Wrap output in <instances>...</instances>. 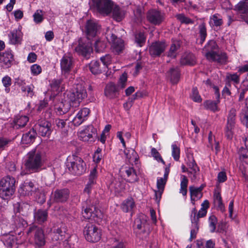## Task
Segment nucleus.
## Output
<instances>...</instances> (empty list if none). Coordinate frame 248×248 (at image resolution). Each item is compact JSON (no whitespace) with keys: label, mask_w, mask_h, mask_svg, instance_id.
Segmentation results:
<instances>
[{"label":"nucleus","mask_w":248,"mask_h":248,"mask_svg":"<svg viewBox=\"0 0 248 248\" xmlns=\"http://www.w3.org/2000/svg\"><path fill=\"white\" fill-rule=\"evenodd\" d=\"M45 161L44 153L37 148L30 151L26 155L24 160L25 169L30 172L39 171Z\"/></svg>","instance_id":"obj_1"},{"label":"nucleus","mask_w":248,"mask_h":248,"mask_svg":"<svg viewBox=\"0 0 248 248\" xmlns=\"http://www.w3.org/2000/svg\"><path fill=\"white\" fill-rule=\"evenodd\" d=\"M206 59L212 62L225 64L227 62L228 57L225 52L219 51L217 43L213 40L208 42L202 51Z\"/></svg>","instance_id":"obj_2"},{"label":"nucleus","mask_w":248,"mask_h":248,"mask_svg":"<svg viewBox=\"0 0 248 248\" xmlns=\"http://www.w3.org/2000/svg\"><path fill=\"white\" fill-rule=\"evenodd\" d=\"M87 96V93L85 89L81 85H78L75 92L71 93L69 95L71 103L62 102L56 106L57 112L62 115L66 113L69 108V106L77 107L79 106L80 103Z\"/></svg>","instance_id":"obj_3"},{"label":"nucleus","mask_w":248,"mask_h":248,"mask_svg":"<svg viewBox=\"0 0 248 248\" xmlns=\"http://www.w3.org/2000/svg\"><path fill=\"white\" fill-rule=\"evenodd\" d=\"M16 180L14 177L7 175L0 181V197L5 200L10 199L16 190Z\"/></svg>","instance_id":"obj_4"},{"label":"nucleus","mask_w":248,"mask_h":248,"mask_svg":"<svg viewBox=\"0 0 248 248\" xmlns=\"http://www.w3.org/2000/svg\"><path fill=\"white\" fill-rule=\"evenodd\" d=\"M66 166L71 173L81 175L86 171V164L79 157L73 156L67 159Z\"/></svg>","instance_id":"obj_5"},{"label":"nucleus","mask_w":248,"mask_h":248,"mask_svg":"<svg viewBox=\"0 0 248 248\" xmlns=\"http://www.w3.org/2000/svg\"><path fill=\"white\" fill-rule=\"evenodd\" d=\"M27 234L32 236V243L35 247L41 248L45 245L46 237L41 227L35 225L31 226L28 230Z\"/></svg>","instance_id":"obj_6"},{"label":"nucleus","mask_w":248,"mask_h":248,"mask_svg":"<svg viewBox=\"0 0 248 248\" xmlns=\"http://www.w3.org/2000/svg\"><path fill=\"white\" fill-rule=\"evenodd\" d=\"M87 205L86 207L83 206V209L82 212L83 217L86 219L98 222V220L103 217L101 211L98 209L91 201H87Z\"/></svg>","instance_id":"obj_7"},{"label":"nucleus","mask_w":248,"mask_h":248,"mask_svg":"<svg viewBox=\"0 0 248 248\" xmlns=\"http://www.w3.org/2000/svg\"><path fill=\"white\" fill-rule=\"evenodd\" d=\"M89 5L91 8L96 9L101 14L108 15L112 10L113 2L111 0H91Z\"/></svg>","instance_id":"obj_8"},{"label":"nucleus","mask_w":248,"mask_h":248,"mask_svg":"<svg viewBox=\"0 0 248 248\" xmlns=\"http://www.w3.org/2000/svg\"><path fill=\"white\" fill-rule=\"evenodd\" d=\"M84 234L86 240L90 242H98L101 238V232L94 224L88 223L84 228Z\"/></svg>","instance_id":"obj_9"},{"label":"nucleus","mask_w":248,"mask_h":248,"mask_svg":"<svg viewBox=\"0 0 248 248\" xmlns=\"http://www.w3.org/2000/svg\"><path fill=\"white\" fill-rule=\"evenodd\" d=\"M18 192L24 196L35 197L39 193V189L33 182L27 180L20 185Z\"/></svg>","instance_id":"obj_10"},{"label":"nucleus","mask_w":248,"mask_h":248,"mask_svg":"<svg viewBox=\"0 0 248 248\" xmlns=\"http://www.w3.org/2000/svg\"><path fill=\"white\" fill-rule=\"evenodd\" d=\"M236 110L232 108L229 111L227 116V124L225 128V134L228 139H232L233 137V129L236 123Z\"/></svg>","instance_id":"obj_11"},{"label":"nucleus","mask_w":248,"mask_h":248,"mask_svg":"<svg viewBox=\"0 0 248 248\" xmlns=\"http://www.w3.org/2000/svg\"><path fill=\"white\" fill-rule=\"evenodd\" d=\"M36 126L40 135L44 137L49 138L52 132L51 124L49 122L40 119L38 121Z\"/></svg>","instance_id":"obj_12"},{"label":"nucleus","mask_w":248,"mask_h":248,"mask_svg":"<svg viewBox=\"0 0 248 248\" xmlns=\"http://www.w3.org/2000/svg\"><path fill=\"white\" fill-rule=\"evenodd\" d=\"M70 195V191L67 188L57 189L54 191L51 196V200L57 203L66 202Z\"/></svg>","instance_id":"obj_13"},{"label":"nucleus","mask_w":248,"mask_h":248,"mask_svg":"<svg viewBox=\"0 0 248 248\" xmlns=\"http://www.w3.org/2000/svg\"><path fill=\"white\" fill-rule=\"evenodd\" d=\"M96 131L92 125H89L79 132L78 137L84 141H93L97 136Z\"/></svg>","instance_id":"obj_14"},{"label":"nucleus","mask_w":248,"mask_h":248,"mask_svg":"<svg viewBox=\"0 0 248 248\" xmlns=\"http://www.w3.org/2000/svg\"><path fill=\"white\" fill-rule=\"evenodd\" d=\"M100 30V26L94 21L88 20L85 25V33L87 38L90 40L98 35Z\"/></svg>","instance_id":"obj_15"},{"label":"nucleus","mask_w":248,"mask_h":248,"mask_svg":"<svg viewBox=\"0 0 248 248\" xmlns=\"http://www.w3.org/2000/svg\"><path fill=\"white\" fill-rule=\"evenodd\" d=\"M148 21L154 25H159L165 19V14L156 10H151L147 14Z\"/></svg>","instance_id":"obj_16"},{"label":"nucleus","mask_w":248,"mask_h":248,"mask_svg":"<svg viewBox=\"0 0 248 248\" xmlns=\"http://www.w3.org/2000/svg\"><path fill=\"white\" fill-rule=\"evenodd\" d=\"M120 172L129 183H134L139 180L137 172L133 167L123 166L120 169Z\"/></svg>","instance_id":"obj_17"},{"label":"nucleus","mask_w":248,"mask_h":248,"mask_svg":"<svg viewBox=\"0 0 248 248\" xmlns=\"http://www.w3.org/2000/svg\"><path fill=\"white\" fill-rule=\"evenodd\" d=\"M92 45V43L89 40L85 43L79 42L78 46L74 49L78 54L88 59L93 51Z\"/></svg>","instance_id":"obj_18"},{"label":"nucleus","mask_w":248,"mask_h":248,"mask_svg":"<svg viewBox=\"0 0 248 248\" xmlns=\"http://www.w3.org/2000/svg\"><path fill=\"white\" fill-rule=\"evenodd\" d=\"M107 38L108 41L111 43V47L114 52L119 54L124 49V41L121 38H117L115 34H108Z\"/></svg>","instance_id":"obj_19"},{"label":"nucleus","mask_w":248,"mask_h":248,"mask_svg":"<svg viewBox=\"0 0 248 248\" xmlns=\"http://www.w3.org/2000/svg\"><path fill=\"white\" fill-rule=\"evenodd\" d=\"M27 225L26 221L21 217L16 216L12 224L13 232L16 235L21 236L23 234V231Z\"/></svg>","instance_id":"obj_20"},{"label":"nucleus","mask_w":248,"mask_h":248,"mask_svg":"<svg viewBox=\"0 0 248 248\" xmlns=\"http://www.w3.org/2000/svg\"><path fill=\"white\" fill-rule=\"evenodd\" d=\"M166 46L164 42L153 43L149 48L150 54L153 57L159 56L165 51Z\"/></svg>","instance_id":"obj_21"},{"label":"nucleus","mask_w":248,"mask_h":248,"mask_svg":"<svg viewBox=\"0 0 248 248\" xmlns=\"http://www.w3.org/2000/svg\"><path fill=\"white\" fill-rule=\"evenodd\" d=\"M61 68L63 74L68 73L73 66V58L70 55L65 54L61 60Z\"/></svg>","instance_id":"obj_22"},{"label":"nucleus","mask_w":248,"mask_h":248,"mask_svg":"<svg viewBox=\"0 0 248 248\" xmlns=\"http://www.w3.org/2000/svg\"><path fill=\"white\" fill-rule=\"evenodd\" d=\"M187 165L191 170L188 171V173L193 175V176L191 177V180L194 181L197 178V176L199 174L200 169L192 155H188L187 156Z\"/></svg>","instance_id":"obj_23"},{"label":"nucleus","mask_w":248,"mask_h":248,"mask_svg":"<svg viewBox=\"0 0 248 248\" xmlns=\"http://www.w3.org/2000/svg\"><path fill=\"white\" fill-rule=\"evenodd\" d=\"M12 234H6L2 238V240L4 244L8 248H12L15 244L22 243L24 239L18 242L19 236H16L14 232H10Z\"/></svg>","instance_id":"obj_24"},{"label":"nucleus","mask_w":248,"mask_h":248,"mask_svg":"<svg viewBox=\"0 0 248 248\" xmlns=\"http://www.w3.org/2000/svg\"><path fill=\"white\" fill-rule=\"evenodd\" d=\"M197 215V210L195 208H194L191 211V221L193 228L190 232V240L192 241L196 237V234L199 230V225H198V218H196Z\"/></svg>","instance_id":"obj_25"},{"label":"nucleus","mask_w":248,"mask_h":248,"mask_svg":"<svg viewBox=\"0 0 248 248\" xmlns=\"http://www.w3.org/2000/svg\"><path fill=\"white\" fill-rule=\"evenodd\" d=\"M48 212L46 210L38 209L34 212V219L36 223L42 224L47 220Z\"/></svg>","instance_id":"obj_26"},{"label":"nucleus","mask_w":248,"mask_h":248,"mask_svg":"<svg viewBox=\"0 0 248 248\" xmlns=\"http://www.w3.org/2000/svg\"><path fill=\"white\" fill-rule=\"evenodd\" d=\"M9 43L13 45L20 44L22 41V33L20 30H14L8 34Z\"/></svg>","instance_id":"obj_27"},{"label":"nucleus","mask_w":248,"mask_h":248,"mask_svg":"<svg viewBox=\"0 0 248 248\" xmlns=\"http://www.w3.org/2000/svg\"><path fill=\"white\" fill-rule=\"evenodd\" d=\"M108 188L111 192L117 195L121 193L124 189V185L118 180H114L109 185Z\"/></svg>","instance_id":"obj_28"},{"label":"nucleus","mask_w":248,"mask_h":248,"mask_svg":"<svg viewBox=\"0 0 248 248\" xmlns=\"http://www.w3.org/2000/svg\"><path fill=\"white\" fill-rule=\"evenodd\" d=\"M105 93L106 96L110 99L117 97L118 94L117 86L113 83L108 84L106 87Z\"/></svg>","instance_id":"obj_29"},{"label":"nucleus","mask_w":248,"mask_h":248,"mask_svg":"<svg viewBox=\"0 0 248 248\" xmlns=\"http://www.w3.org/2000/svg\"><path fill=\"white\" fill-rule=\"evenodd\" d=\"M196 62L195 56L190 52L185 53L182 56L180 61L182 65H193Z\"/></svg>","instance_id":"obj_30"},{"label":"nucleus","mask_w":248,"mask_h":248,"mask_svg":"<svg viewBox=\"0 0 248 248\" xmlns=\"http://www.w3.org/2000/svg\"><path fill=\"white\" fill-rule=\"evenodd\" d=\"M180 71L177 67H172L167 73V77L172 84H176L179 80Z\"/></svg>","instance_id":"obj_31"},{"label":"nucleus","mask_w":248,"mask_h":248,"mask_svg":"<svg viewBox=\"0 0 248 248\" xmlns=\"http://www.w3.org/2000/svg\"><path fill=\"white\" fill-rule=\"evenodd\" d=\"M182 44L180 40H173L168 52V56L172 58H175L177 54V51L180 48Z\"/></svg>","instance_id":"obj_32"},{"label":"nucleus","mask_w":248,"mask_h":248,"mask_svg":"<svg viewBox=\"0 0 248 248\" xmlns=\"http://www.w3.org/2000/svg\"><path fill=\"white\" fill-rule=\"evenodd\" d=\"M37 136L36 131L33 129H31L29 131L24 134L22 137L21 141L23 144H30L32 143Z\"/></svg>","instance_id":"obj_33"},{"label":"nucleus","mask_w":248,"mask_h":248,"mask_svg":"<svg viewBox=\"0 0 248 248\" xmlns=\"http://www.w3.org/2000/svg\"><path fill=\"white\" fill-rule=\"evenodd\" d=\"M14 60L13 55L11 51H6L0 55V60L6 67H9Z\"/></svg>","instance_id":"obj_34"},{"label":"nucleus","mask_w":248,"mask_h":248,"mask_svg":"<svg viewBox=\"0 0 248 248\" xmlns=\"http://www.w3.org/2000/svg\"><path fill=\"white\" fill-rule=\"evenodd\" d=\"M29 118L26 116H16L14 121L15 123L14 127L16 129L23 127L27 124Z\"/></svg>","instance_id":"obj_35"},{"label":"nucleus","mask_w":248,"mask_h":248,"mask_svg":"<svg viewBox=\"0 0 248 248\" xmlns=\"http://www.w3.org/2000/svg\"><path fill=\"white\" fill-rule=\"evenodd\" d=\"M65 231L61 228L55 229L51 234L52 240L53 241H63L65 238Z\"/></svg>","instance_id":"obj_36"},{"label":"nucleus","mask_w":248,"mask_h":248,"mask_svg":"<svg viewBox=\"0 0 248 248\" xmlns=\"http://www.w3.org/2000/svg\"><path fill=\"white\" fill-rule=\"evenodd\" d=\"M124 154L130 163H135V164H137L139 156L134 149L125 150Z\"/></svg>","instance_id":"obj_37"},{"label":"nucleus","mask_w":248,"mask_h":248,"mask_svg":"<svg viewBox=\"0 0 248 248\" xmlns=\"http://www.w3.org/2000/svg\"><path fill=\"white\" fill-rule=\"evenodd\" d=\"M135 204L134 200L130 197L124 200L122 204L121 208L124 212H129L132 211Z\"/></svg>","instance_id":"obj_38"},{"label":"nucleus","mask_w":248,"mask_h":248,"mask_svg":"<svg viewBox=\"0 0 248 248\" xmlns=\"http://www.w3.org/2000/svg\"><path fill=\"white\" fill-rule=\"evenodd\" d=\"M189 189L190 193L191 201L193 205H194L195 201L202 197V193L199 191L197 187L194 186H189Z\"/></svg>","instance_id":"obj_39"},{"label":"nucleus","mask_w":248,"mask_h":248,"mask_svg":"<svg viewBox=\"0 0 248 248\" xmlns=\"http://www.w3.org/2000/svg\"><path fill=\"white\" fill-rule=\"evenodd\" d=\"M89 68L91 72L95 75L101 73L103 71H105L104 67H101L99 62L97 61H93L89 64Z\"/></svg>","instance_id":"obj_40"},{"label":"nucleus","mask_w":248,"mask_h":248,"mask_svg":"<svg viewBox=\"0 0 248 248\" xmlns=\"http://www.w3.org/2000/svg\"><path fill=\"white\" fill-rule=\"evenodd\" d=\"M219 102V100H217L216 101L206 100L203 102V105L205 109L215 112L218 110L217 104Z\"/></svg>","instance_id":"obj_41"},{"label":"nucleus","mask_w":248,"mask_h":248,"mask_svg":"<svg viewBox=\"0 0 248 248\" xmlns=\"http://www.w3.org/2000/svg\"><path fill=\"white\" fill-rule=\"evenodd\" d=\"M146 224V217L144 215L139 216L134 221V226L139 230H141L145 227Z\"/></svg>","instance_id":"obj_42"},{"label":"nucleus","mask_w":248,"mask_h":248,"mask_svg":"<svg viewBox=\"0 0 248 248\" xmlns=\"http://www.w3.org/2000/svg\"><path fill=\"white\" fill-rule=\"evenodd\" d=\"M200 39L198 41L200 44H202L207 36V31L204 23H202L199 26Z\"/></svg>","instance_id":"obj_43"},{"label":"nucleus","mask_w":248,"mask_h":248,"mask_svg":"<svg viewBox=\"0 0 248 248\" xmlns=\"http://www.w3.org/2000/svg\"><path fill=\"white\" fill-rule=\"evenodd\" d=\"M181 188L180 193L183 196H186L187 194V187L188 185V179L185 175H182L181 176Z\"/></svg>","instance_id":"obj_44"},{"label":"nucleus","mask_w":248,"mask_h":248,"mask_svg":"<svg viewBox=\"0 0 248 248\" xmlns=\"http://www.w3.org/2000/svg\"><path fill=\"white\" fill-rule=\"evenodd\" d=\"M166 182L167 181L162 177L159 178L157 180V187L158 191L156 192V195L157 196V194H158L159 198L161 197V195L163 192Z\"/></svg>","instance_id":"obj_45"},{"label":"nucleus","mask_w":248,"mask_h":248,"mask_svg":"<svg viewBox=\"0 0 248 248\" xmlns=\"http://www.w3.org/2000/svg\"><path fill=\"white\" fill-rule=\"evenodd\" d=\"M62 78L53 79L50 83L51 90L53 92H59L60 88L62 84Z\"/></svg>","instance_id":"obj_46"},{"label":"nucleus","mask_w":248,"mask_h":248,"mask_svg":"<svg viewBox=\"0 0 248 248\" xmlns=\"http://www.w3.org/2000/svg\"><path fill=\"white\" fill-rule=\"evenodd\" d=\"M210 23L213 26L218 27L222 25L223 20L219 15L215 14L211 17Z\"/></svg>","instance_id":"obj_47"},{"label":"nucleus","mask_w":248,"mask_h":248,"mask_svg":"<svg viewBox=\"0 0 248 248\" xmlns=\"http://www.w3.org/2000/svg\"><path fill=\"white\" fill-rule=\"evenodd\" d=\"M111 11L112 12V16L114 19L118 21H120L122 19L123 14L119 7L115 6L114 8L113 7Z\"/></svg>","instance_id":"obj_48"},{"label":"nucleus","mask_w":248,"mask_h":248,"mask_svg":"<svg viewBox=\"0 0 248 248\" xmlns=\"http://www.w3.org/2000/svg\"><path fill=\"white\" fill-rule=\"evenodd\" d=\"M33 21L36 24L41 23L43 20V11L42 10H37L33 15Z\"/></svg>","instance_id":"obj_49"},{"label":"nucleus","mask_w":248,"mask_h":248,"mask_svg":"<svg viewBox=\"0 0 248 248\" xmlns=\"http://www.w3.org/2000/svg\"><path fill=\"white\" fill-rule=\"evenodd\" d=\"M191 98L196 102H201L202 99L201 96L199 93V92L197 88H193L192 90V93L190 95Z\"/></svg>","instance_id":"obj_50"},{"label":"nucleus","mask_w":248,"mask_h":248,"mask_svg":"<svg viewBox=\"0 0 248 248\" xmlns=\"http://www.w3.org/2000/svg\"><path fill=\"white\" fill-rule=\"evenodd\" d=\"M172 156L175 161H178L180 158V148L175 144L171 145Z\"/></svg>","instance_id":"obj_51"},{"label":"nucleus","mask_w":248,"mask_h":248,"mask_svg":"<svg viewBox=\"0 0 248 248\" xmlns=\"http://www.w3.org/2000/svg\"><path fill=\"white\" fill-rule=\"evenodd\" d=\"M111 56L109 54H107L101 57L100 60L103 64V67L105 69L108 68V65L111 64Z\"/></svg>","instance_id":"obj_52"},{"label":"nucleus","mask_w":248,"mask_h":248,"mask_svg":"<svg viewBox=\"0 0 248 248\" xmlns=\"http://www.w3.org/2000/svg\"><path fill=\"white\" fill-rule=\"evenodd\" d=\"M226 78L229 82L232 81L235 84H238L240 82L239 76L236 73L227 74Z\"/></svg>","instance_id":"obj_53"},{"label":"nucleus","mask_w":248,"mask_h":248,"mask_svg":"<svg viewBox=\"0 0 248 248\" xmlns=\"http://www.w3.org/2000/svg\"><path fill=\"white\" fill-rule=\"evenodd\" d=\"M209 228L210 229V231L212 232H215L216 228V224L217 223V217L213 215L210 217L209 218Z\"/></svg>","instance_id":"obj_54"},{"label":"nucleus","mask_w":248,"mask_h":248,"mask_svg":"<svg viewBox=\"0 0 248 248\" xmlns=\"http://www.w3.org/2000/svg\"><path fill=\"white\" fill-rule=\"evenodd\" d=\"M176 17L178 20H179L182 23H185L186 24H192L193 21L186 17L183 14H178L176 16Z\"/></svg>","instance_id":"obj_55"},{"label":"nucleus","mask_w":248,"mask_h":248,"mask_svg":"<svg viewBox=\"0 0 248 248\" xmlns=\"http://www.w3.org/2000/svg\"><path fill=\"white\" fill-rule=\"evenodd\" d=\"M127 76L126 73H124L120 77L118 86L121 88H125L127 82Z\"/></svg>","instance_id":"obj_56"},{"label":"nucleus","mask_w":248,"mask_h":248,"mask_svg":"<svg viewBox=\"0 0 248 248\" xmlns=\"http://www.w3.org/2000/svg\"><path fill=\"white\" fill-rule=\"evenodd\" d=\"M135 41L140 46L145 41V36L143 32H139L135 35Z\"/></svg>","instance_id":"obj_57"},{"label":"nucleus","mask_w":248,"mask_h":248,"mask_svg":"<svg viewBox=\"0 0 248 248\" xmlns=\"http://www.w3.org/2000/svg\"><path fill=\"white\" fill-rule=\"evenodd\" d=\"M15 83L18 85L23 93H26V82L25 80L17 78L15 79Z\"/></svg>","instance_id":"obj_58"},{"label":"nucleus","mask_w":248,"mask_h":248,"mask_svg":"<svg viewBox=\"0 0 248 248\" xmlns=\"http://www.w3.org/2000/svg\"><path fill=\"white\" fill-rule=\"evenodd\" d=\"M238 93H239V101H242L244 100L246 93L248 91V87L244 85L240 89H239Z\"/></svg>","instance_id":"obj_59"},{"label":"nucleus","mask_w":248,"mask_h":248,"mask_svg":"<svg viewBox=\"0 0 248 248\" xmlns=\"http://www.w3.org/2000/svg\"><path fill=\"white\" fill-rule=\"evenodd\" d=\"M31 70L33 75L37 76L41 73L42 68L40 65L34 64L31 67Z\"/></svg>","instance_id":"obj_60"},{"label":"nucleus","mask_w":248,"mask_h":248,"mask_svg":"<svg viewBox=\"0 0 248 248\" xmlns=\"http://www.w3.org/2000/svg\"><path fill=\"white\" fill-rule=\"evenodd\" d=\"M85 120L78 113L77 115L73 119L72 123L75 126H78L80 125Z\"/></svg>","instance_id":"obj_61"},{"label":"nucleus","mask_w":248,"mask_h":248,"mask_svg":"<svg viewBox=\"0 0 248 248\" xmlns=\"http://www.w3.org/2000/svg\"><path fill=\"white\" fill-rule=\"evenodd\" d=\"M151 154L158 161H161L163 164H165V162L162 158L160 154L157 151V150L153 148L151 150Z\"/></svg>","instance_id":"obj_62"},{"label":"nucleus","mask_w":248,"mask_h":248,"mask_svg":"<svg viewBox=\"0 0 248 248\" xmlns=\"http://www.w3.org/2000/svg\"><path fill=\"white\" fill-rule=\"evenodd\" d=\"M246 6H247L244 3L240 2L236 5L235 8L238 11L246 13L247 15L248 7H246Z\"/></svg>","instance_id":"obj_63"},{"label":"nucleus","mask_w":248,"mask_h":248,"mask_svg":"<svg viewBox=\"0 0 248 248\" xmlns=\"http://www.w3.org/2000/svg\"><path fill=\"white\" fill-rule=\"evenodd\" d=\"M94 47L96 51H101L105 47V44L99 39L96 40L94 43Z\"/></svg>","instance_id":"obj_64"}]
</instances>
